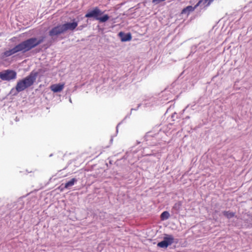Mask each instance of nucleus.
Listing matches in <instances>:
<instances>
[{"label": "nucleus", "mask_w": 252, "mask_h": 252, "mask_svg": "<svg viewBox=\"0 0 252 252\" xmlns=\"http://www.w3.org/2000/svg\"><path fill=\"white\" fill-rule=\"evenodd\" d=\"M223 215L225 216L227 219H230L233 217L235 215V213L229 211H223L222 212Z\"/></svg>", "instance_id": "obj_12"}, {"label": "nucleus", "mask_w": 252, "mask_h": 252, "mask_svg": "<svg viewBox=\"0 0 252 252\" xmlns=\"http://www.w3.org/2000/svg\"><path fill=\"white\" fill-rule=\"evenodd\" d=\"M64 87V84H54L52 85L51 87V90L55 93H58L61 92Z\"/></svg>", "instance_id": "obj_10"}, {"label": "nucleus", "mask_w": 252, "mask_h": 252, "mask_svg": "<svg viewBox=\"0 0 252 252\" xmlns=\"http://www.w3.org/2000/svg\"><path fill=\"white\" fill-rule=\"evenodd\" d=\"M16 75L15 71L8 69L0 72V78L2 80L9 81L15 79Z\"/></svg>", "instance_id": "obj_3"}, {"label": "nucleus", "mask_w": 252, "mask_h": 252, "mask_svg": "<svg viewBox=\"0 0 252 252\" xmlns=\"http://www.w3.org/2000/svg\"><path fill=\"white\" fill-rule=\"evenodd\" d=\"M169 216V213L167 211H164L161 214L160 217L161 220H164L168 219Z\"/></svg>", "instance_id": "obj_14"}, {"label": "nucleus", "mask_w": 252, "mask_h": 252, "mask_svg": "<svg viewBox=\"0 0 252 252\" xmlns=\"http://www.w3.org/2000/svg\"><path fill=\"white\" fill-rule=\"evenodd\" d=\"M64 32L62 25H60L52 29L49 32V35L51 37H53L54 36H58Z\"/></svg>", "instance_id": "obj_6"}, {"label": "nucleus", "mask_w": 252, "mask_h": 252, "mask_svg": "<svg viewBox=\"0 0 252 252\" xmlns=\"http://www.w3.org/2000/svg\"><path fill=\"white\" fill-rule=\"evenodd\" d=\"M181 206V202H178L174 204V205L173 207V209L176 211H178L180 210Z\"/></svg>", "instance_id": "obj_15"}, {"label": "nucleus", "mask_w": 252, "mask_h": 252, "mask_svg": "<svg viewBox=\"0 0 252 252\" xmlns=\"http://www.w3.org/2000/svg\"><path fill=\"white\" fill-rule=\"evenodd\" d=\"M109 19V16L108 15H104L102 17L99 16L97 20H99L100 22L103 23L107 21Z\"/></svg>", "instance_id": "obj_13"}, {"label": "nucleus", "mask_w": 252, "mask_h": 252, "mask_svg": "<svg viewBox=\"0 0 252 252\" xmlns=\"http://www.w3.org/2000/svg\"><path fill=\"white\" fill-rule=\"evenodd\" d=\"M202 2V0H200L194 7L190 5L187 6L182 10V14H187L188 15L190 12L193 11L197 7L200 5Z\"/></svg>", "instance_id": "obj_8"}, {"label": "nucleus", "mask_w": 252, "mask_h": 252, "mask_svg": "<svg viewBox=\"0 0 252 252\" xmlns=\"http://www.w3.org/2000/svg\"><path fill=\"white\" fill-rule=\"evenodd\" d=\"M76 181H77V180L75 178H72L70 181L67 182L65 184L64 188H68L72 186L74 184L75 182H76Z\"/></svg>", "instance_id": "obj_11"}, {"label": "nucleus", "mask_w": 252, "mask_h": 252, "mask_svg": "<svg viewBox=\"0 0 252 252\" xmlns=\"http://www.w3.org/2000/svg\"><path fill=\"white\" fill-rule=\"evenodd\" d=\"M45 38V36H42L39 38L32 37L28 39L15 46L12 49L4 52V55L5 57H9L18 52L23 53L28 52L42 43Z\"/></svg>", "instance_id": "obj_1"}, {"label": "nucleus", "mask_w": 252, "mask_h": 252, "mask_svg": "<svg viewBox=\"0 0 252 252\" xmlns=\"http://www.w3.org/2000/svg\"><path fill=\"white\" fill-rule=\"evenodd\" d=\"M64 32L69 31H73L78 26L77 22L74 19L72 23H66L62 25Z\"/></svg>", "instance_id": "obj_7"}, {"label": "nucleus", "mask_w": 252, "mask_h": 252, "mask_svg": "<svg viewBox=\"0 0 252 252\" xmlns=\"http://www.w3.org/2000/svg\"><path fill=\"white\" fill-rule=\"evenodd\" d=\"M38 72L32 71L29 75L19 80L16 86L15 89L17 93L22 92L26 89L32 86L35 82Z\"/></svg>", "instance_id": "obj_2"}, {"label": "nucleus", "mask_w": 252, "mask_h": 252, "mask_svg": "<svg viewBox=\"0 0 252 252\" xmlns=\"http://www.w3.org/2000/svg\"><path fill=\"white\" fill-rule=\"evenodd\" d=\"M213 0H203V2H202V3L205 4L206 2H208V3H207L206 6H208L210 4V3L211 2H212Z\"/></svg>", "instance_id": "obj_16"}, {"label": "nucleus", "mask_w": 252, "mask_h": 252, "mask_svg": "<svg viewBox=\"0 0 252 252\" xmlns=\"http://www.w3.org/2000/svg\"><path fill=\"white\" fill-rule=\"evenodd\" d=\"M174 238L172 235L165 234L163 241L158 243L157 246L162 248H166L174 243Z\"/></svg>", "instance_id": "obj_4"}, {"label": "nucleus", "mask_w": 252, "mask_h": 252, "mask_svg": "<svg viewBox=\"0 0 252 252\" xmlns=\"http://www.w3.org/2000/svg\"><path fill=\"white\" fill-rule=\"evenodd\" d=\"M119 36L121 38V40L123 42L130 41L131 39V35L130 33H125L122 32L119 33Z\"/></svg>", "instance_id": "obj_9"}, {"label": "nucleus", "mask_w": 252, "mask_h": 252, "mask_svg": "<svg viewBox=\"0 0 252 252\" xmlns=\"http://www.w3.org/2000/svg\"><path fill=\"white\" fill-rule=\"evenodd\" d=\"M103 12L97 7H95L93 10H88L85 17L88 18H93L97 20L98 17L101 16Z\"/></svg>", "instance_id": "obj_5"}]
</instances>
